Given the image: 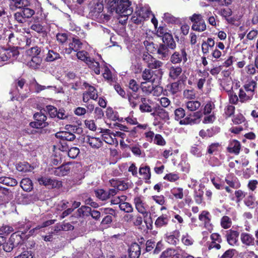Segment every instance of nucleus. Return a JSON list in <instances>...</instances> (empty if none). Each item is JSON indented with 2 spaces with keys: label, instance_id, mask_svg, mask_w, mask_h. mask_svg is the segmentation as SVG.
Returning <instances> with one entry per match:
<instances>
[{
  "label": "nucleus",
  "instance_id": "1",
  "mask_svg": "<svg viewBox=\"0 0 258 258\" xmlns=\"http://www.w3.org/2000/svg\"><path fill=\"white\" fill-rule=\"evenodd\" d=\"M174 119L179 121L180 125H190L198 124L202 117V111H196L186 114L185 110L182 107H178L174 111Z\"/></svg>",
  "mask_w": 258,
  "mask_h": 258
},
{
  "label": "nucleus",
  "instance_id": "2",
  "mask_svg": "<svg viewBox=\"0 0 258 258\" xmlns=\"http://www.w3.org/2000/svg\"><path fill=\"white\" fill-rule=\"evenodd\" d=\"M23 6L19 9V11L14 14V18L20 24H23L27 21V19L31 18L35 14L34 10L28 7V5L23 2Z\"/></svg>",
  "mask_w": 258,
  "mask_h": 258
},
{
  "label": "nucleus",
  "instance_id": "3",
  "mask_svg": "<svg viewBox=\"0 0 258 258\" xmlns=\"http://www.w3.org/2000/svg\"><path fill=\"white\" fill-rule=\"evenodd\" d=\"M192 22L191 30L192 31L202 32L207 29V25L203 16L200 14L194 13L189 17Z\"/></svg>",
  "mask_w": 258,
  "mask_h": 258
},
{
  "label": "nucleus",
  "instance_id": "4",
  "mask_svg": "<svg viewBox=\"0 0 258 258\" xmlns=\"http://www.w3.org/2000/svg\"><path fill=\"white\" fill-rule=\"evenodd\" d=\"M131 2L129 0H117L114 8H110L111 12L115 11L117 14H122L124 15H130L132 10L131 8Z\"/></svg>",
  "mask_w": 258,
  "mask_h": 258
},
{
  "label": "nucleus",
  "instance_id": "5",
  "mask_svg": "<svg viewBox=\"0 0 258 258\" xmlns=\"http://www.w3.org/2000/svg\"><path fill=\"white\" fill-rule=\"evenodd\" d=\"M187 61V54L184 48L174 51L170 56L169 61L173 64L185 63Z\"/></svg>",
  "mask_w": 258,
  "mask_h": 258
},
{
  "label": "nucleus",
  "instance_id": "6",
  "mask_svg": "<svg viewBox=\"0 0 258 258\" xmlns=\"http://www.w3.org/2000/svg\"><path fill=\"white\" fill-rule=\"evenodd\" d=\"M26 83V80L21 77L14 80L12 84V88L10 92L13 98L19 97L21 95V90L23 89Z\"/></svg>",
  "mask_w": 258,
  "mask_h": 258
},
{
  "label": "nucleus",
  "instance_id": "7",
  "mask_svg": "<svg viewBox=\"0 0 258 258\" xmlns=\"http://www.w3.org/2000/svg\"><path fill=\"white\" fill-rule=\"evenodd\" d=\"M33 118L35 121L29 123V125L33 128L46 127L48 125V123L46 121L47 116L41 112L35 113L33 115Z\"/></svg>",
  "mask_w": 258,
  "mask_h": 258
},
{
  "label": "nucleus",
  "instance_id": "8",
  "mask_svg": "<svg viewBox=\"0 0 258 258\" xmlns=\"http://www.w3.org/2000/svg\"><path fill=\"white\" fill-rule=\"evenodd\" d=\"M55 137L61 140L60 143L62 145V150H67L69 149V147L66 142V141H73L76 139L75 135L69 132L56 133L55 134Z\"/></svg>",
  "mask_w": 258,
  "mask_h": 258
},
{
  "label": "nucleus",
  "instance_id": "9",
  "mask_svg": "<svg viewBox=\"0 0 258 258\" xmlns=\"http://www.w3.org/2000/svg\"><path fill=\"white\" fill-rule=\"evenodd\" d=\"M37 180L39 184L44 185L49 188H60L62 186L61 181L45 176L38 177Z\"/></svg>",
  "mask_w": 258,
  "mask_h": 258
},
{
  "label": "nucleus",
  "instance_id": "10",
  "mask_svg": "<svg viewBox=\"0 0 258 258\" xmlns=\"http://www.w3.org/2000/svg\"><path fill=\"white\" fill-rule=\"evenodd\" d=\"M83 44L78 36H76L72 38V41L69 43V47L65 48V53L71 54L73 51L77 52L83 47Z\"/></svg>",
  "mask_w": 258,
  "mask_h": 258
},
{
  "label": "nucleus",
  "instance_id": "11",
  "mask_svg": "<svg viewBox=\"0 0 258 258\" xmlns=\"http://www.w3.org/2000/svg\"><path fill=\"white\" fill-rule=\"evenodd\" d=\"M134 203L136 209L143 215L144 218L148 217L150 213L148 211V205L145 203H144L140 197L135 198L134 199Z\"/></svg>",
  "mask_w": 258,
  "mask_h": 258
},
{
  "label": "nucleus",
  "instance_id": "12",
  "mask_svg": "<svg viewBox=\"0 0 258 258\" xmlns=\"http://www.w3.org/2000/svg\"><path fill=\"white\" fill-rule=\"evenodd\" d=\"M170 48L164 45L159 43L157 47L156 54L159 58L162 60H167L170 56Z\"/></svg>",
  "mask_w": 258,
  "mask_h": 258
},
{
  "label": "nucleus",
  "instance_id": "13",
  "mask_svg": "<svg viewBox=\"0 0 258 258\" xmlns=\"http://www.w3.org/2000/svg\"><path fill=\"white\" fill-rule=\"evenodd\" d=\"M140 88L142 91L146 94H149L152 93V91H154V94H155V90L160 91L162 90V88L159 86L154 87L153 82H142L140 85Z\"/></svg>",
  "mask_w": 258,
  "mask_h": 258
},
{
  "label": "nucleus",
  "instance_id": "14",
  "mask_svg": "<svg viewBox=\"0 0 258 258\" xmlns=\"http://www.w3.org/2000/svg\"><path fill=\"white\" fill-rule=\"evenodd\" d=\"M26 52L28 55L31 57L36 56V57L40 56L41 57H44L45 54V49L43 48L35 46L27 49Z\"/></svg>",
  "mask_w": 258,
  "mask_h": 258
},
{
  "label": "nucleus",
  "instance_id": "15",
  "mask_svg": "<svg viewBox=\"0 0 258 258\" xmlns=\"http://www.w3.org/2000/svg\"><path fill=\"white\" fill-rule=\"evenodd\" d=\"M240 240L242 243L247 246H255V238L249 233L246 232L241 233L240 234Z\"/></svg>",
  "mask_w": 258,
  "mask_h": 258
},
{
  "label": "nucleus",
  "instance_id": "16",
  "mask_svg": "<svg viewBox=\"0 0 258 258\" xmlns=\"http://www.w3.org/2000/svg\"><path fill=\"white\" fill-rule=\"evenodd\" d=\"M71 162H67L57 168H53V173L58 176H63L67 175L70 171L69 165Z\"/></svg>",
  "mask_w": 258,
  "mask_h": 258
},
{
  "label": "nucleus",
  "instance_id": "17",
  "mask_svg": "<svg viewBox=\"0 0 258 258\" xmlns=\"http://www.w3.org/2000/svg\"><path fill=\"white\" fill-rule=\"evenodd\" d=\"M140 245L136 242L133 243L128 249L129 258H139L141 254Z\"/></svg>",
  "mask_w": 258,
  "mask_h": 258
},
{
  "label": "nucleus",
  "instance_id": "18",
  "mask_svg": "<svg viewBox=\"0 0 258 258\" xmlns=\"http://www.w3.org/2000/svg\"><path fill=\"white\" fill-rule=\"evenodd\" d=\"M130 106L133 108H136L140 103V96L136 93L128 92L127 93V97Z\"/></svg>",
  "mask_w": 258,
  "mask_h": 258
},
{
  "label": "nucleus",
  "instance_id": "19",
  "mask_svg": "<svg viewBox=\"0 0 258 258\" xmlns=\"http://www.w3.org/2000/svg\"><path fill=\"white\" fill-rule=\"evenodd\" d=\"M168 70L169 77L172 80L177 79L182 72V69L180 66H172Z\"/></svg>",
  "mask_w": 258,
  "mask_h": 258
},
{
  "label": "nucleus",
  "instance_id": "20",
  "mask_svg": "<svg viewBox=\"0 0 258 258\" xmlns=\"http://www.w3.org/2000/svg\"><path fill=\"white\" fill-rule=\"evenodd\" d=\"M162 43L165 46L169 47L171 50H174L176 47V43L173 39L171 33L166 34L164 37L161 38Z\"/></svg>",
  "mask_w": 258,
  "mask_h": 258
},
{
  "label": "nucleus",
  "instance_id": "21",
  "mask_svg": "<svg viewBox=\"0 0 258 258\" xmlns=\"http://www.w3.org/2000/svg\"><path fill=\"white\" fill-rule=\"evenodd\" d=\"M241 149L240 143L236 140L231 141L227 148V151L230 153H234L238 155Z\"/></svg>",
  "mask_w": 258,
  "mask_h": 258
},
{
  "label": "nucleus",
  "instance_id": "22",
  "mask_svg": "<svg viewBox=\"0 0 258 258\" xmlns=\"http://www.w3.org/2000/svg\"><path fill=\"white\" fill-rule=\"evenodd\" d=\"M141 104L140 105L139 109L141 112H151L153 110L150 103L152 102L149 99L145 97L141 98Z\"/></svg>",
  "mask_w": 258,
  "mask_h": 258
},
{
  "label": "nucleus",
  "instance_id": "23",
  "mask_svg": "<svg viewBox=\"0 0 258 258\" xmlns=\"http://www.w3.org/2000/svg\"><path fill=\"white\" fill-rule=\"evenodd\" d=\"M185 106L190 113H193L198 111V110L201 106V103L197 100L188 101L185 103Z\"/></svg>",
  "mask_w": 258,
  "mask_h": 258
},
{
  "label": "nucleus",
  "instance_id": "24",
  "mask_svg": "<svg viewBox=\"0 0 258 258\" xmlns=\"http://www.w3.org/2000/svg\"><path fill=\"white\" fill-rule=\"evenodd\" d=\"M111 185L117 190H124L128 188V185L123 180L112 179L109 181Z\"/></svg>",
  "mask_w": 258,
  "mask_h": 258
},
{
  "label": "nucleus",
  "instance_id": "25",
  "mask_svg": "<svg viewBox=\"0 0 258 258\" xmlns=\"http://www.w3.org/2000/svg\"><path fill=\"white\" fill-rule=\"evenodd\" d=\"M239 233L238 231L230 230L227 231L226 234L227 240L228 243L231 245L236 244L237 241Z\"/></svg>",
  "mask_w": 258,
  "mask_h": 258
},
{
  "label": "nucleus",
  "instance_id": "26",
  "mask_svg": "<svg viewBox=\"0 0 258 258\" xmlns=\"http://www.w3.org/2000/svg\"><path fill=\"white\" fill-rule=\"evenodd\" d=\"M170 221L169 218L166 215H162L158 217L155 222L156 227L158 228L166 227Z\"/></svg>",
  "mask_w": 258,
  "mask_h": 258
},
{
  "label": "nucleus",
  "instance_id": "27",
  "mask_svg": "<svg viewBox=\"0 0 258 258\" xmlns=\"http://www.w3.org/2000/svg\"><path fill=\"white\" fill-rule=\"evenodd\" d=\"M12 243L14 248L20 246L23 244V240L21 236L16 233H13L9 239Z\"/></svg>",
  "mask_w": 258,
  "mask_h": 258
},
{
  "label": "nucleus",
  "instance_id": "28",
  "mask_svg": "<svg viewBox=\"0 0 258 258\" xmlns=\"http://www.w3.org/2000/svg\"><path fill=\"white\" fill-rule=\"evenodd\" d=\"M257 87V83L254 80H251L248 83L244 84L242 88L243 89L244 91L247 92L248 94H250L253 96L254 94L256 93L255 89Z\"/></svg>",
  "mask_w": 258,
  "mask_h": 258
},
{
  "label": "nucleus",
  "instance_id": "29",
  "mask_svg": "<svg viewBox=\"0 0 258 258\" xmlns=\"http://www.w3.org/2000/svg\"><path fill=\"white\" fill-rule=\"evenodd\" d=\"M83 86L86 89L88 88V90L85 92H87L88 94L91 97V99L97 100L98 95L96 89L86 82L83 83Z\"/></svg>",
  "mask_w": 258,
  "mask_h": 258
},
{
  "label": "nucleus",
  "instance_id": "30",
  "mask_svg": "<svg viewBox=\"0 0 258 258\" xmlns=\"http://www.w3.org/2000/svg\"><path fill=\"white\" fill-rule=\"evenodd\" d=\"M215 41L212 38H208L207 41H204L202 44V51L204 54H208L209 52V48H213L215 45Z\"/></svg>",
  "mask_w": 258,
  "mask_h": 258
},
{
  "label": "nucleus",
  "instance_id": "31",
  "mask_svg": "<svg viewBox=\"0 0 258 258\" xmlns=\"http://www.w3.org/2000/svg\"><path fill=\"white\" fill-rule=\"evenodd\" d=\"M102 139L108 144L116 146L118 145V141L112 132L107 134H102Z\"/></svg>",
  "mask_w": 258,
  "mask_h": 258
},
{
  "label": "nucleus",
  "instance_id": "32",
  "mask_svg": "<svg viewBox=\"0 0 258 258\" xmlns=\"http://www.w3.org/2000/svg\"><path fill=\"white\" fill-rule=\"evenodd\" d=\"M43 58L40 56L36 57L34 56V57H32L31 59L28 62V66L32 69H38L42 63Z\"/></svg>",
  "mask_w": 258,
  "mask_h": 258
},
{
  "label": "nucleus",
  "instance_id": "33",
  "mask_svg": "<svg viewBox=\"0 0 258 258\" xmlns=\"http://www.w3.org/2000/svg\"><path fill=\"white\" fill-rule=\"evenodd\" d=\"M103 11V5L101 4H97L96 5L92 11V13L93 15L96 17H101L102 16H104V18L106 20L108 19V16L102 13Z\"/></svg>",
  "mask_w": 258,
  "mask_h": 258
},
{
  "label": "nucleus",
  "instance_id": "34",
  "mask_svg": "<svg viewBox=\"0 0 258 258\" xmlns=\"http://www.w3.org/2000/svg\"><path fill=\"white\" fill-rule=\"evenodd\" d=\"M152 115L157 116L161 119L165 121L169 119L168 112L160 107H158L154 112L152 113Z\"/></svg>",
  "mask_w": 258,
  "mask_h": 258
},
{
  "label": "nucleus",
  "instance_id": "35",
  "mask_svg": "<svg viewBox=\"0 0 258 258\" xmlns=\"http://www.w3.org/2000/svg\"><path fill=\"white\" fill-rule=\"evenodd\" d=\"M232 121L234 124L238 125H245L247 123L245 117L240 113L233 115L232 118Z\"/></svg>",
  "mask_w": 258,
  "mask_h": 258
},
{
  "label": "nucleus",
  "instance_id": "36",
  "mask_svg": "<svg viewBox=\"0 0 258 258\" xmlns=\"http://www.w3.org/2000/svg\"><path fill=\"white\" fill-rule=\"evenodd\" d=\"M180 80L171 83L166 86L167 90L171 95H175L179 91Z\"/></svg>",
  "mask_w": 258,
  "mask_h": 258
},
{
  "label": "nucleus",
  "instance_id": "37",
  "mask_svg": "<svg viewBox=\"0 0 258 258\" xmlns=\"http://www.w3.org/2000/svg\"><path fill=\"white\" fill-rule=\"evenodd\" d=\"M87 143L93 148L98 149L102 146V142L98 138L87 137Z\"/></svg>",
  "mask_w": 258,
  "mask_h": 258
},
{
  "label": "nucleus",
  "instance_id": "38",
  "mask_svg": "<svg viewBox=\"0 0 258 258\" xmlns=\"http://www.w3.org/2000/svg\"><path fill=\"white\" fill-rule=\"evenodd\" d=\"M46 53V56L45 60L47 62H51L60 57L58 53L52 50H49L47 48L45 49V53Z\"/></svg>",
  "mask_w": 258,
  "mask_h": 258
},
{
  "label": "nucleus",
  "instance_id": "39",
  "mask_svg": "<svg viewBox=\"0 0 258 258\" xmlns=\"http://www.w3.org/2000/svg\"><path fill=\"white\" fill-rule=\"evenodd\" d=\"M238 97L239 101L241 103H244L247 101H250L253 99V96L250 94L244 91L243 88H240L239 91Z\"/></svg>",
  "mask_w": 258,
  "mask_h": 258
},
{
  "label": "nucleus",
  "instance_id": "40",
  "mask_svg": "<svg viewBox=\"0 0 258 258\" xmlns=\"http://www.w3.org/2000/svg\"><path fill=\"white\" fill-rule=\"evenodd\" d=\"M144 44L145 46L146 49L147 50L146 52L152 54H156L158 44L148 40L144 41Z\"/></svg>",
  "mask_w": 258,
  "mask_h": 258
},
{
  "label": "nucleus",
  "instance_id": "41",
  "mask_svg": "<svg viewBox=\"0 0 258 258\" xmlns=\"http://www.w3.org/2000/svg\"><path fill=\"white\" fill-rule=\"evenodd\" d=\"M139 174L142 176V178L148 180L151 178L150 168L149 166L141 167L139 169Z\"/></svg>",
  "mask_w": 258,
  "mask_h": 258
},
{
  "label": "nucleus",
  "instance_id": "42",
  "mask_svg": "<svg viewBox=\"0 0 258 258\" xmlns=\"http://www.w3.org/2000/svg\"><path fill=\"white\" fill-rule=\"evenodd\" d=\"M15 166L17 169L20 172H28L32 169L28 162H17Z\"/></svg>",
  "mask_w": 258,
  "mask_h": 258
},
{
  "label": "nucleus",
  "instance_id": "43",
  "mask_svg": "<svg viewBox=\"0 0 258 258\" xmlns=\"http://www.w3.org/2000/svg\"><path fill=\"white\" fill-rule=\"evenodd\" d=\"M0 183L10 186H14L18 184L17 181L9 177H1Z\"/></svg>",
  "mask_w": 258,
  "mask_h": 258
},
{
  "label": "nucleus",
  "instance_id": "44",
  "mask_svg": "<svg viewBox=\"0 0 258 258\" xmlns=\"http://www.w3.org/2000/svg\"><path fill=\"white\" fill-rule=\"evenodd\" d=\"M138 131L136 130V127H133L131 130H128L126 133V141L128 143H131L133 141V139L136 138L138 137Z\"/></svg>",
  "mask_w": 258,
  "mask_h": 258
},
{
  "label": "nucleus",
  "instance_id": "45",
  "mask_svg": "<svg viewBox=\"0 0 258 258\" xmlns=\"http://www.w3.org/2000/svg\"><path fill=\"white\" fill-rule=\"evenodd\" d=\"M76 52V56L79 59L84 61L86 63L88 62H90L91 58L89 56L88 52L85 50H79Z\"/></svg>",
  "mask_w": 258,
  "mask_h": 258
},
{
  "label": "nucleus",
  "instance_id": "46",
  "mask_svg": "<svg viewBox=\"0 0 258 258\" xmlns=\"http://www.w3.org/2000/svg\"><path fill=\"white\" fill-rule=\"evenodd\" d=\"M255 199L252 195H249L244 200V203L245 205L250 209H253L258 203L255 202Z\"/></svg>",
  "mask_w": 258,
  "mask_h": 258
},
{
  "label": "nucleus",
  "instance_id": "47",
  "mask_svg": "<svg viewBox=\"0 0 258 258\" xmlns=\"http://www.w3.org/2000/svg\"><path fill=\"white\" fill-rule=\"evenodd\" d=\"M87 64L91 69L94 71L96 74H100V65L98 62L96 61L94 59L91 58L90 62H88Z\"/></svg>",
  "mask_w": 258,
  "mask_h": 258
},
{
  "label": "nucleus",
  "instance_id": "48",
  "mask_svg": "<svg viewBox=\"0 0 258 258\" xmlns=\"http://www.w3.org/2000/svg\"><path fill=\"white\" fill-rule=\"evenodd\" d=\"M20 186L26 191H30L32 189V182L29 178L23 179L20 182Z\"/></svg>",
  "mask_w": 258,
  "mask_h": 258
},
{
  "label": "nucleus",
  "instance_id": "49",
  "mask_svg": "<svg viewBox=\"0 0 258 258\" xmlns=\"http://www.w3.org/2000/svg\"><path fill=\"white\" fill-rule=\"evenodd\" d=\"M153 74L151 69H145L142 73V78L145 81L153 82L154 79H152Z\"/></svg>",
  "mask_w": 258,
  "mask_h": 258
},
{
  "label": "nucleus",
  "instance_id": "50",
  "mask_svg": "<svg viewBox=\"0 0 258 258\" xmlns=\"http://www.w3.org/2000/svg\"><path fill=\"white\" fill-rule=\"evenodd\" d=\"M177 254L178 253L176 250L169 248L162 253L160 258H171V256H174Z\"/></svg>",
  "mask_w": 258,
  "mask_h": 258
},
{
  "label": "nucleus",
  "instance_id": "51",
  "mask_svg": "<svg viewBox=\"0 0 258 258\" xmlns=\"http://www.w3.org/2000/svg\"><path fill=\"white\" fill-rule=\"evenodd\" d=\"M56 38L59 45H63L68 39V34L66 33H58L56 35Z\"/></svg>",
  "mask_w": 258,
  "mask_h": 258
},
{
  "label": "nucleus",
  "instance_id": "52",
  "mask_svg": "<svg viewBox=\"0 0 258 258\" xmlns=\"http://www.w3.org/2000/svg\"><path fill=\"white\" fill-rule=\"evenodd\" d=\"M5 54L9 59L11 57H17L19 54V51L17 47H13L6 50Z\"/></svg>",
  "mask_w": 258,
  "mask_h": 258
},
{
  "label": "nucleus",
  "instance_id": "53",
  "mask_svg": "<svg viewBox=\"0 0 258 258\" xmlns=\"http://www.w3.org/2000/svg\"><path fill=\"white\" fill-rule=\"evenodd\" d=\"M145 20V17L143 13L141 14V12L139 13L136 12V14L132 17V20L133 22L137 24H140Z\"/></svg>",
  "mask_w": 258,
  "mask_h": 258
},
{
  "label": "nucleus",
  "instance_id": "54",
  "mask_svg": "<svg viewBox=\"0 0 258 258\" xmlns=\"http://www.w3.org/2000/svg\"><path fill=\"white\" fill-rule=\"evenodd\" d=\"M38 20V18H34V23L31 26L30 28L32 30L40 33L43 31L44 27L39 23Z\"/></svg>",
  "mask_w": 258,
  "mask_h": 258
},
{
  "label": "nucleus",
  "instance_id": "55",
  "mask_svg": "<svg viewBox=\"0 0 258 258\" xmlns=\"http://www.w3.org/2000/svg\"><path fill=\"white\" fill-rule=\"evenodd\" d=\"M96 197L102 201H105L108 199L107 191L103 189H99L95 190Z\"/></svg>",
  "mask_w": 258,
  "mask_h": 258
},
{
  "label": "nucleus",
  "instance_id": "56",
  "mask_svg": "<svg viewBox=\"0 0 258 258\" xmlns=\"http://www.w3.org/2000/svg\"><path fill=\"white\" fill-rule=\"evenodd\" d=\"M127 87L133 91L132 93H134L138 92L140 88V85L135 79H132L129 81Z\"/></svg>",
  "mask_w": 258,
  "mask_h": 258
},
{
  "label": "nucleus",
  "instance_id": "57",
  "mask_svg": "<svg viewBox=\"0 0 258 258\" xmlns=\"http://www.w3.org/2000/svg\"><path fill=\"white\" fill-rule=\"evenodd\" d=\"M89 210H90V207L82 206L76 211L75 216L77 217H81L82 216H86V214H88Z\"/></svg>",
  "mask_w": 258,
  "mask_h": 258
},
{
  "label": "nucleus",
  "instance_id": "58",
  "mask_svg": "<svg viewBox=\"0 0 258 258\" xmlns=\"http://www.w3.org/2000/svg\"><path fill=\"white\" fill-rule=\"evenodd\" d=\"M221 145L219 143H214L211 144L208 147L207 153L209 154H216L219 152V148L220 147Z\"/></svg>",
  "mask_w": 258,
  "mask_h": 258
},
{
  "label": "nucleus",
  "instance_id": "59",
  "mask_svg": "<svg viewBox=\"0 0 258 258\" xmlns=\"http://www.w3.org/2000/svg\"><path fill=\"white\" fill-rule=\"evenodd\" d=\"M91 216L92 218L95 221H99L101 217V212L99 211L92 209L89 210L88 214H86V216Z\"/></svg>",
  "mask_w": 258,
  "mask_h": 258
},
{
  "label": "nucleus",
  "instance_id": "60",
  "mask_svg": "<svg viewBox=\"0 0 258 258\" xmlns=\"http://www.w3.org/2000/svg\"><path fill=\"white\" fill-rule=\"evenodd\" d=\"M225 181L229 185L233 188L237 187V183H236V178L232 175H228L225 178Z\"/></svg>",
  "mask_w": 258,
  "mask_h": 258
},
{
  "label": "nucleus",
  "instance_id": "61",
  "mask_svg": "<svg viewBox=\"0 0 258 258\" xmlns=\"http://www.w3.org/2000/svg\"><path fill=\"white\" fill-rule=\"evenodd\" d=\"M119 207L120 210L126 213H131L133 211V208L131 204L127 202L120 203Z\"/></svg>",
  "mask_w": 258,
  "mask_h": 258
},
{
  "label": "nucleus",
  "instance_id": "62",
  "mask_svg": "<svg viewBox=\"0 0 258 258\" xmlns=\"http://www.w3.org/2000/svg\"><path fill=\"white\" fill-rule=\"evenodd\" d=\"M232 224V221L231 219L227 216H223L221 220V226L224 229H227L230 227Z\"/></svg>",
  "mask_w": 258,
  "mask_h": 258
},
{
  "label": "nucleus",
  "instance_id": "63",
  "mask_svg": "<svg viewBox=\"0 0 258 258\" xmlns=\"http://www.w3.org/2000/svg\"><path fill=\"white\" fill-rule=\"evenodd\" d=\"M44 111H46L48 113L50 117L54 118L57 115L58 110L55 107L49 105L46 106V110H44Z\"/></svg>",
  "mask_w": 258,
  "mask_h": 258
},
{
  "label": "nucleus",
  "instance_id": "64",
  "mask_svg": "<svg viewBox=\"0 0 258 258\" xmlns=\"http://www.w3.org/2000/svg\"><path fill=\"white\" fill-rule=\"evenodd\" d=\"M167 28L166 26H160L157 30L156 35L158 37L162 38L166 34H169L170 33L167 31Z\"/></svg>",
  "mask_w": 258,
  "mask_h": 258
}]
</instances>
